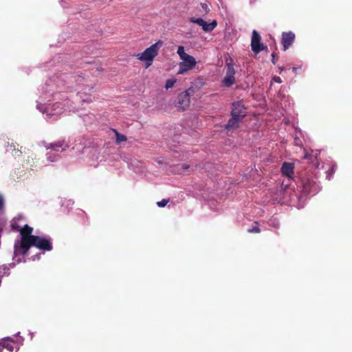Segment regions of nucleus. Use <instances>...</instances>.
Instances as JSON below:
<instances>
[{
  "label": "nucleus",
  "mask_w": 352,
  "mask_h": 352,
  "mask_svg": "<svg viewBox=\"0 0 352 352\" xmlns=\"http://www.w3.org/2000/svg\"><path fill=\"white\" fill-rule=\"evenodd\" d=\"M294 164L290 162H283L281 166V173L288 178H292L294 175Z\"/></svg>",
  "instance_id": "10"
},
{
  "label": "nucleus",
  "mask_w": 352,
  "mask_h": 352,
  "mask_svg": "<svg viewBox=\"0 0 352 352\" xmlns=\"http://www.w3.org/2000/svg\"><path fill=\"white\" fill-rule=\"evenodd\" d=\"M177 53L179 56V58L182 59L188 55V54L185 52L184 47L183 46H179L177 49Z\"/></svg>",
  "instance_id": "18"
},
{
  "label": "nucleus",
  "mask_w": 352,
  "mask_h": 352,
  "mask_svg": "<svg viewBox=\"0 0 352 352\" xmlns=\"http://www.w3.org/2000/svg\"><path fill=\"white\" fill-rule=\"evenodd\" d=\"M168 199H164L162 201L157 202V205L161 208L164 207L168 203Z\"/></svg>",
  "instance_id": "23"
},
{
  "label": "nucleus",
  "mask_w": 352,
  "mask_h": 352,
  "mask_svg": "<svg viewBox=\"0 0 352 352\" xmlns=\"http://www.w3.org/2000/svg\"><path fill=\"white\" fill-rule=\"evenodd\" d=\"M205 6H203V8H204V9H205V10H206V12H208V10H207V9H208V6H207V5H205Z\"/></svg>",
  "instance_id": "26"
},
{
  "label": "nucleus",
  "mask_w": 352,
  "mask_h": 352,
  "mask_svg": "<svg viewBox=\"0 0 352 352\" xmlns=\"http://www.w3.org/2000/svg\"><path fill=\"white\" fill-rule=\"evenodd\" d=\"M190 21L192 23H196V24L199 25L201 27L203 23L204 22V20L203 19H201V18L196 19V18L192 17V18L190 19Z\"/></svg>",
  "instance_id": "21"
},
{
  "label": "nucleus",
  "mask_w": 352,
  "mask_h": 352,
  "mask_svg": "<svg viewBox=\"0 0 352 352\" xmlns=\"http://www.w3.org/2000/svg\"><path fill=\"white\" fill-rule=\"evenodd\" d=\"M192 87L188 88L185 91L180 93L177 96L176 107L182 111L186 110L190 103V98L194 94Z\"/></svg>",
  "instance_id": "3"
},
{
  "label": "nucleus",
  "mask_w": 352,
  "mask_h": 352,
  "mask_svg": "<svg viewBox=\"0 0 352 352\" xmlns=\"http://www.w3.org/2000/svg\"><path fill=\"white\" fill-rule=\"evenodd\" d=\"M232 62V60H231L230 63H227L226 74L223 80V82L228 87H230L235 83V69Z\"/></svg>",
  "instance_id": "6"
},
{
  "label": "nucleus",
  "mask_w": 352,
  "mask_h": 352,
  "mask_svg": "<svg viewBox=\"0 0 352 352\" xmlns=\"http://www.w3.org/2000/svg\"><path fill=\"white\" fill-rule=\"evenodd\" d=\"M181 60H182V61L179 64V69L177 74H183L185 72L192 69L196 66L197 61L195 58L191 55L188 54Z\"/></svg>",
  "instance_id": "4"
},
{
  "label": "nucleus",
  "mask_w": 352,
  "mask_h": 352,
  "mask_svg": "<svg viewBox=\"0 0 352 352\" xmlns=\"http://www.w3.org/2000/svg\"><path fill=\"white\" fill-rule=\"evenodd\" d=\"M217 26V21L214 20L211 23H208L204 21L201 28L204 32H209L212 31Z\"/></svg>",
  "instance_id": "14"
},
{
  "label": "nucleus",
  "mask_w": 352,
  "mask_h": 352,
  "mask_svg": "<svg viewBox=\"0 0 352 352\" xmlns=\"http://www.w3.org/2000/svg\"><path fill=\"white\" fill-rule=\"evenodd\" d=\"M255 226H252V228H249L248 232L249 233H260L261 229L257 226L258 222H254Z\"/></svg>",
  "instance_id": "19"
},
{
  "label": "nucleus",
  "mask_w": 352,
  "mask_h": 352,
  "mask_svg": "<svg viewBox=\"0 0 352 352\" xmlns=\"http://www.w3.org/2000/svg\"><path fill=\"white\" fill-rule=\"evenodd\" d=\"M176 81H177L176 79H173V78L167 80L166 82L165 88L166 89L172 88L174 86Z\"/></svg>",
  "instance_id": "20"
},
{
  "label": "nucleus",
  "mask_w": 352,
  "mask_h": 352,
  "mask_svg": "<svg viewBox=\"0 0 352 352\" xmlns=\"http://www.w3.org/2000/svg\"><path fill=\"white\" fill-rule=\"evenodd\" d=\"M295 38V34L291 31L283 32L282 33L281 43L283 46L284 51H286L293 44Z\"/></svg>",
  "instance_id": "9"
},
{
  "label": "nucleus",
  "mask_w": 352,
  "mask_h": 352,
  "mask_svg": "<svg viewBox=\"0 0 352 352\" xmlns=\"http://www.w3.org/2000/svg\"><path fill=\"white\" fill-rule=\"evenodd\" d=\"M163 45V41L159 40L155 43L146 48L142 53L138 54L135 56L142 61L146 62V67L148 68L152 65L153 60L157 56L159 50Z\"/></svg>",
  "instance_id": "1"
},
{
  "label": "nucleus",
  "mask_w": 352,
  "mask_h": 352,
  "mask_svg": "<svg viewBox=\"0 0 352 352\" xmlns=\"http://www.w3.org/2000/svg\"><path fill=\"white\" fill-rule=\"evenodd\" d=\"M33 231V228L28 225H25L20 230V234L21 236H33L32 232Z\"/></svg>",
  "instance_id": "15"
},
{
  "label": "nucleus",
  "mask_w": 352,
  "mask_h": 352,
  "mask_svg": "<svg viewBox=\"0 0 352 352\" xmlns=\"http://www.w3.org/2000/svg\"><path fill=\"white\" fill-rule=\"evenodd\" d=\"M34 246L39 250L50 251L52 250V243L47 239L35 236Z\"/></svg>",
  "instance_id": "8"
},
{
  "label": "nucleus",
  "mask_w": 352,
  "mask_h": 352,
  "mask_svg": "<svg viewBox=\"0 0 352 352\" xmlns=\"http://www.w3.org/2000/svg\"><path fill=\"white\" fill-rule=\"evenodd\" d=\"M251 47L255 54H258L266 48V46L261 43V37L256 30H253L252 34Z\"/></svg>",
  "instance_id": "5"
},
{
  "label": "nucleus",
  "mask_w": 352,
  "mask_h": 352,
  "mask_svg": "<svg viewBox=\"0 0 352 352\" xmlns=\"http://www.w3.org/2000/svg\"><path fill=\"white\" fill-rule=\"evenodd\" d=\"M3 351V349H0V352H2Z\"/></svg>",
  "instance_id": "27"
},
{
  "label": "nucleus",
  "mask_w": 352,
  "mask_h": 352,
  "mask_svg": "<svg viewBox=\"0 0 352 352\" xmlns=\"http://www.w3.org/2000/svg\"><path fill=\"white\" fill-rule=\"evenodd\" d=\"M242 120H243L237 117L232 116L228 123L225 125V129L228 131L236 130L239 127V123Z\"/></svg>",
  "instance_id": "11"
},
{
  "label": "nucleus",
  "mask_w": 352,
  "mask_h": 352,
  "mask_svg": "<svg viewBox=\"0 0 352 352\" xmlns=\"http://www.w3.org/2000/svg\"><path fill=\"white\" fill-rule=\"evenodd\" d=\"M272 62L274 65L276 64V61H275V54L274 53H272Z\"/></svg>",
  "instance_id": "25"
},
{
  "label": "nucleus",
  "mask_w": 352,
  "mask_h": 352,
  "mask_svg": "<svg viewBox=\"0 0 352 352\" xmlns=\"http://www.w3.org/2000/svg\"><path fill=\"white\" fill-rule=\"evenodd\" d=\"M63 146H65L63 148V151H65L66 148L69 147V146L67 144H65V140H58L54 143L49 144L47 146H46V148L47 149L50 148L55 151H58L59 148H62Z\"/></svg>",
  "instance_id": "12"
},
{
  "label": "nucleus",
  "mask_w": 352,
  "mask_h": 352,
  "mask_svg": "<svg viewBox=\"0 0 352 352\" xmlns=\"http://www.w3.org/2000/svg\"><path fill=\"white\" fill-rule=\"evenodd\" d=\"M189 168L190 166L185 164H178L177 166V169L180 174H185Z\"/></svg>",
  "instance_id": "17"
},
{
  "label": "nucleus",
  "mask_w": 352,
  "mask_h": 352,
  "mask_svg": "<svg viewBox=\"0 0 352 352\" xmlns=\"http://www.w3.org/2000/svg\"><path fill=\"white\" fill-rule=\"evenodd\" d=\"M0 345H1V342H0Z\"/></svg>",
  "instance_id": "28"
},
{
  "label": "nucleus",
  "mask_w": 352,
  "mask_h": 352,
  "mask_svg": "<svg viewBox=\"0 0 352 352\" xmlns=\"http://www.w3.org/2000/svg\"><path fill=\"white\" fill-rule=\"evenodd\" d=\"M116 134V142L117 144H120L122 142H126L127 140L126 136L118 133L116 130H113Z\"/></svg>",
  "instance_id": "16"
},
{
  "label": "nucleus",
  "mask_w": 352,
  "mask_h": 352,
  "mask_svg": "<svg viewBox=\"0 0 352 352\" xmlns=\"http://www.w3.org/2000/svg\"><path fill=\"white\" fill-rule=\"evenodd\" d=\"M302 190L305 194H309L312 191V188L315 186V183L309 179L302 180Z\"/></svg>",
  "instance_id": "13"
},
{
  "label": "nucleus",
  "mask_w": 352,
  "mask_h": 352,
  "mask_svg": "<svg viewBox=\"0 0 352 352\" xmlns=\"http://www.w3.org/2000/svg\"><path fill=\"white\" fill-rule=\"evenodd\" d=\"M247 115L246 107L242 102L238 101L232 103L231 116L243 120Z\"/></svg>",
  "instance_id": "7"
},
{
  "label": "nucleus",
  "mask_w": 352,
  "mask_h": 352,
  "mask_svg": "<svg viewBox=\"0 0 352 352\" xmlns=\"http://www.w3.org/2000/svg\"><path fill=\"white\" fill-rule=\"evenodd\" d=\"M1 342V346H2L3 348L7 349L10 351H13L14 347H13L12 344H5V342L3 341Z\"/></svg>",
  "instance_id": "22"
},
{
  "label": "nucleus",
  "mask_w": 352,
  "mask_h": 352,
  "mask_svg": "<svg viewBox=\"0 0 352 352\" xmlns=\"http://www.w3.org/2000/svg\"><path fill=\"white\" fill-rule=\"evenodd\" d=\"M35 236L21 237L20 244H14V253L15 254L25 255L28 254L29 249L31 246H34Z\"/></svg>",
  "instance_id": "2"
},
{
  "label": "nucleus",
  "mask_w": 352,
  "mask_h": 352,
  "mask_svg": "<svg viewBox=\"0 0 352 352\" xmlns=\"http://www.w3.org/2000/svg\"><path fill=\"white\" fill-rule=\"evenodd\" d=\"M274 80L278 82V83H281L282 82V80H281V78L278 76H274Z\"/></svg>",
  "instance_id": "24"
}]
</instances>
